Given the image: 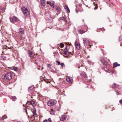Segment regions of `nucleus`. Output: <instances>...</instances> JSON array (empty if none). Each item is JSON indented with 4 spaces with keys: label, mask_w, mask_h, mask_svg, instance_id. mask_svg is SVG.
I'll list each match as a JSON object with an SVG mask.
<instances>
[{
    "label": "nucleus",
    "mask_w": 122,
    "mask_h": 122,
    "mask_svg": "<svg viewBox=\"0 0 122 122\" xmlns=\"http://www.w3.org/2000/svg\"><path fill=\"white\" fill-rule=\"evenodd\" d=\"M25 112H26V114H27V111H26V109H25Z\"/></svg>",
    "instance_id": "obj_46"
},
{
    "label": "nucleus",
    "mask_w": 122,
    "mask_h": 122,
    "mask_svg": "<svg viewBox=\"0 0 122 122\" xmlns=\"http://www.w3.org/2000/svg\"><path fill=\"white\" fill-rule=\"evenodd\" d=\"M21 10L25 16H28L30 14L29 9L28 8H25V7H22L21 8Z\"/></svg>",
    "instance_id": "obj_2"
},
{
    "label": "nucleus",
    "mask_w": 122,
    "mask_h": 122,
    "mask_svg": "<svg viewBox=\"0 0 122 122\" xmlns=\"http://www.w3.org/2000/svg\"><path fill=\"white\" fill-rule=\"evenodd\" d=\"M28 54H29V56L30 57H32L34 56V54L30 50L29 51Z\"/></svg>",
    "instance_id": "obj_12"
},
{
    "label": "nucleus",
    "mask_w": 122,
    "mask_h": 122,
    "mask_svg": "<svg viewBox=\"0 0 122 122\" xmlns=\"http://www.w3.org/2000/svg\"><path fill=\"white\" fill-rule=\"evenodd\" d=\"M105 69V68L104 67H103V69Z\"/></svg>",
    "instance_id": "obj_49"
},
{
    "label": "nucleus",
    "mask_w": 122,
    "mask_h": 122,
    "mask_svg": "<svg viewBox=\"0 0 122 122\" xmlns=\"http://www.w3.org/2000/svg\"><path fill=\"white\" fill-rule=\"evenodd\" d=\"M45 81L46 82H47L46 81V80H45Z\"/></svg>",
    "instance_id": "obj_53"
},
{
    "label": "nucleus",
    "mask_w": 122,
    "mask_h": 122,
    "mask_svg": "<svg viewBox=\"0 0 122 122\" xmlns=\"http://www.w3.org/2000/svg\"><path fill=\"white\" fill-rule=\"evenodd\" d=\"M7 118V117L6 115H4L2 119L3 120L4 119H6Z\"/></svg>",
    "instance_id": "obj_31"
},
{
    "label": "nucleus",
    "mask_w": 122,
    "mask_h": 122,
    "mask_svg": "<svg viewBox=\"0 0 122 122\" xmlns=\"http://www.w3.org/2000/svg\"><path fill=\"white\" fill-rule=\"evenodd\" d=\"M87 62L89 64H92V62L89 60H88L87 61Z\"/></svg>",
    "instance_id": "obj_30"
},
{
    "label": "nucleus",
    "mask_w": 122,
    "mask_h": 122,
    "mask_svg": "<svg viewBox=\"0 0 122 122\" xmlns=\"http://www.w3.org/2000/svg\"><path fill=\"white\" fill-rule=\"evenodd\" d=\"M102 30H105V29H102Z\"/></svg>",
    "instance_id": "obj_48"
},
{
    "label": "nucleus",
    "mask_w": 122,
    "mask_h": 122,
    "mask_svg": "<svg viewBox=\"0 0 122 122\" xmlns=\"http://www.w3.org/2000/svg\"><path fill=\"white\" fill-rule=\"evenodd\" d=\"M119 102H120V103L122 104V100H120Z\"/></svg>",
    "instance_id": "obj_41"
},
{
    "label": "nucleus",
    "mask_w": 122,
    "mask_h": 122,
    "mask_svg": "<svg viewBox=\"0 0 122 122\" xmlns=\"http://www.w3.org/2000/svg\"><path fill=\"white\" fill-rule=\"evenodd\" d=\"M66 80L69 83H72V78L71 77L69 76L66 78Z\"/></svg>",
    "instance_id": "obj_9"
},
{
    "label": "nucleus",
    "mask_w": 122,
    "mask_h": 122,
    "mask_svg": "<svg viewBox=\"0 0 122 122\" xmlns=\"http://www.w3.org/2000/svg\"><path fill=\"white\" fill-rule=\"evenodd\" d=\"M83 43L85 45H87L89 44V40L87 39L86 38H84L83 39Z\"/></svg>",
    "instance_id": "obj_5"
},
{
    "label": "nucleus",
    "mask_w": 122,
    "mask_h": 122,
    "mask_svg": "<svg viewBox=\"0 0 122 122\" xmlns=\"http://www.w3.org/2000/svg\"><path fill=\"white\" fill-rule=\"evenodd\" d=\"M16 98V97L15 96L13 97L12 98V99L13 101L15 100V99Z\"/></svg>",
    "instance_id": "obj_35"
},
{
    "label": "nucleus",
    "mask_w": 122,
    "mask_h": 122,
    "mask_svg": "<svg viewBox=\"0 0 122 122\" xmlns=\"http://www.w3.org/2000/svg\"><path fill=\"white\" fill-rule=\"evenodd\" d=\"M64 9H65L66 10V9H67L68 8V6L67 5H65V6H64Z\"/></svg>",
    "instance_id": "obj_33"
},
{
    "label": "nucleus",
    "mask_w": 122,
    "mask_h": 122,
    "mask_svg": "<svg viewBox=\"0 0 122 122\" xmlns=\"http://www.w3.org/2000/svg\"><path fill=\"white\" fill-rule=\"evenodd\" d=\"M100 60L103 63L104 65L107 66V61L104 60V59L103 58H101Z\"/></svg>",
    "instance_id": "obj_8"
},
{
    "label": "nucleus",
    "mask_w": 122,
    "mask_h": 122,
    "mask_svg": "<svg viewBox=\"0 0 122 122\" xmlns=\"http://www.w3.org/2000/svg\"><path fill=\"white\" fill-rule=\"evenodd\" d=\"M112 87L113 88H117V86L116 85V84L114 83H113L112 85Z\"/></svg>",
    "instance_id": "obj_23"
},
{
    "label": "nucleus",
    "mask_w": 122,
    "mask_h": 122,
    "mask_svg": "<svg viewBox=\"0 0 122 122\" xmlns=\"http://www.w3.org/2000/svg\"><path fill=\"white\" fill-rule=\"evenodd\" d=\"M67 47H68L67 45H66V47H65V49H67Z\"/></svg>",
    "instance_id": "obj_44"
},
{
    "label": "nucleus",
    "mask_w": 122,
    "mask_h": 122,
    "mask_svg": "<svg viewBox=\"0 0 122 122\" xmlns=\"http://www.w3.org/2000/svg\"><path fill=\"white\" fill-rule=\"evenodd\" d=\"M93 4H94V5H95V3H93Z\"/></svg>",
    "instance_id": "obj_50"
},
{
    "label": "nucleus",
    "mask_w": 122,
    "mask_h": 122,
    "mask_svg": "<svg viewBox=\"0 0 122 122\" xmlns=\"http://www.w3.org/2000/svg\"><path fill=\"white\" fill-rule=\"evenodd\" d=\"M50 113L51 115H54L55 114L54 111L52 109H51L50 111Z\"/></svg>",
    "instance_id": "obj_21"
},
{
    "label": "nucleus",
    "mask_w": 122,
    "mask_h": 122,
    "mask_svg": "<svg viewBox=\"0 0 122 122\" xmlns=\"http://www.w3.org/2000/svg\"><path fill=\"white\" fill-rule=\"evenodd\" d=\"M14 70L15 71H17V68L16 67L14 66Z\"/></svg>",
    "instance_id": "obj_34"
},
{
    "label": "nucleus",
    "mask_w": 122,
    "mask_h": 122,
    "mask_svg": "<svg viewBox=\"0 0 122 122\" xmlns=\"http://www.w3.org/2000/svg\"><path fill=\"white\" fill-rule=\"evenodd\" d=\"M32 112L34 116L35 117L37 116V114H36V110H34Z\"/></svg>",
    "instance_id": "obj_20"
},
{
    "label": "nucleus",
    "mask_w": 122,
    "mask_h": 122,
    "mask_svg": "<svg viewBox=\"0 0 122 122\" xmlns=\"http://www.w3.org/2000/svg\"><path fill=\"white\" fill-rule=\"evenodd\" d=\"M82 5V4H80L78 5H77L76 6V7L77 8V7H78V6L79 7H80V9H81V6Z\"/></svg>",
    "instance_id": "obj_32"
},
{
    "label": "nucleus",
    "mask_w": 122,
    "mask_h": 122,
    "mask_svg": "<svg viewBox=\"0 0 122 122\" xmlns=\"http://www.w3.org/2000/svg\"><path fill=\"white\" fill-rule=\"evenodd\" d=\"M86 7H87V6H87V5H86Z\"/></svg>",
    "instance_id": "obj_51"
},
{
    "label": "nucleus",
    "mask_w": 122,
    "mask_h": 122,
    "mask_svg": "<svg viewBox=\"0 0 122 122\" xmlns=\"http://www.w3.org/2000/svg\"><path fill=\"white\" fill-rule=\"evenodd\" d=\"M66 11V12L67 13H69L70 12V10L69 8L67 9H66L65 10Z\"/></svg>",
    "instance_id": "obj_26"
},
{
    "label": "nucleus",
    "mask_w": 122,
    "mask_h": 122,
    "mask_svg": "<svg viewBox=\"0 0 122 122\" xmlns=\"http://www.w3.org/2000/svg\"><path fill=\"white\" fill-rule=\"evenodd\" d=\"M28 102V103H29V104L32 105V106H33L35 104V102L32 101H31L30 102L29 101Z\"/></svg>",
    "instance_id": "obj_18"
},
{
    "label": "nucleus",
    "mask_w": 122,
    "mask_h": 122,
    "mask_svg": "<svg viewBox=\"0 0 122 122\" xmlns=\"http://www.w3.org/2000/svg\"><path fill=\"white\" fill-rule=\"evenodd\" d=\"M31 97V98H32V97Z\"/></svg>",
    "instance_id": "obj_52"
},
{
    "label": "nucleus",
    "mask_w": 122,
    "mask_h": 122,
    "mask_svg": "<svg viewBox=\"0 0 122 122\" xmlns=\"http://www.w3.org/2000/svg\"><path fill=\"white\" fill-rule=\"evenodd\" d=\"M63 17V19L62 20H63L65 22H66L67 20L65 18V17Z\"/></svg>",
    "instance_id": "obj_28"
},
{
    "label": "nucleus",
    "mask_w": 122,
    "mask_h": 122,
    "mask_svg": "<svg viewBox=\"0 0 122 122\" xmlns=\"http://www.w3.org/2000/svg\"><path fill=\"white\" fill-rule=\"evenodd\" d=\"M56 62H57V63H58V65H60V62L59 61H56Z\"/></svg>",
    "instance_id": "obj_39"
},
{
    "label": "nucleus",
    "mask_w": 122,
    "mask_h": 122,
    "mask_svg": "<svg viewBox=\"0 0 122 122\" xmlns=\"http://www.w3.org/2000/svg\"><path fill=\"white\" fill-rule=\"evenodd\" d=\"M51 120L50 118H49L48 120L45 119L44 120L43 122H51Z\"/></svg>",
    "instance_id": "obj_19"
},
{
    "label": "nucleus",
    "mask_w": 122,
    "mask_h": 122,
    "mask_svg": "<svg viewBox=\"0 0 122 122\" xmlns=\"http://www.w3.org/2000/svg\"><path fill=\"white\" fill-rule=\"evenodd\" d=\"M63 19V17H60L59 18V19L60 20H62Z\"/></svg>",
    "instance_id": "obj_42"
},
{
    "label": "nucleus",
    "mask_w": 122,
    "mask_h": 122,
    "mask_svg": "<svg viewBox=\"0 0 122 122\" xmlns=\"http://www.w3.org/2000/svg\"><path fill=\"white\" fill-rule=\"evenodd\" d=\"M14 66H12V67H10V69H11L14 70Z\"/></svg>",
    "instance_id": "obj_40"
},
{
    "label": "nucleus",
    "mask_w": 122,
    "mask_h": 122,
    "mask_svg": "<svg viewBox=\"0 0 122 122\" xmlns=\"http://www.w3.org/2000/svg\"><path fill=\"white\" fill-rule=\"evenodd\" d=\"M56 101L55 100H49L47 102V104L49 106H52L56 104Z\"/></svg>",
    "instance_id": "obj_3"
},
{
    "label": "nucleus",
    "mask_w": 122,
    "mask_h": 122,
    "mask_svg": "<svg viewBox=\"0 0 122 122\" xmlns=\"http://www.w3.org/2000/svg\"><path fill=\"white\" fill-rule=\"evenodd\" d=\"M12 73L11 72H7L4 75L2 79L5 83L11 79L12 78Z\"/></svg>",
    "instance_id": "obj_1"
},
{
    "label": "nucleus",
    "mask_w": 122,
    "mask_h": 122,
    "mask_svg": "<svg viewBox=\"0 0 122 122\" xmlns=\"http://www.w3.org/2000/svg\"><path fill=\"white\" fill-rule=\"evenodd\" d=\"M60 65L62 67H63L64 66H65L64 63H61V64H60Z\"/></svg>",
    "instance_id": "obj_36"
},
{
    "label": "nucleus",
    "mask_w": 122,
    "mask_h": 122,
    "mask_svg": "<svg viewBox=\"0 0 122 122\" xmlns=\"http://www.w3.org/2000/svg\"><path fill=\"white\" fill-rule=\"evenodd\" d=\"M47 82L48 83V82Z\"/></svg>",
    "instance_id": "obj_55"
},
{
    "label": "nucleus",
    "mask_w": 122,
    "mask_h": 122,
    "mask_svg": "<svg viewBox=\"0 0 122 122\" xmlns=\"http://www.w3.org/2000/svg\"><path fill=\"white\" fill-rule=\"evenodd\" d=\"M45 81L46 82H47L46 81V80H45Z\"/></svg>",
    "instance_id": "obj_54"
},
{
    "label": "nucleus",
    "mask_w": 122,
    "mask_h": 122,
    "mask_svg": "<svg viewBox=\"0 0 122 122\" xmlns=\"http://www.w3.org/2000/svg\"><path fill=\"white\" fill-rule=\"evenodd\" d=\"M10 19L11 22L12 23L18 21L19 20V19L17 18L15 16L10 17Z\"/></svg>",
    "instance_id": "obj_4"
},
{
    "label": "nucleus",
    "mask_w": 122,
    "mask_h": 122,
    "mask_svg": "<svg viewBox=\"0 0 122 122\" xmlns=\"http://www.w3.org/2000/svg\"><path fill=\"white\" fill-rule=\"evenodd\" d=\"M96 7H95L94 8V9L95 10L96 9H97L98 8V7H97V5H96Z\"/></svg>",
    "instance_id": "obj_38"
},
{
    "label": "nucleus",
    "mask_w": 122,
    "mask_h": 122,
    "mask_svg": "<svg viewBox=\"0 0 122 122\" xmlns=\"http://www.w3.org/2000/svg\"><path fill=\"white\" fill-rule=\"evenodd\" d=\"M64 45L63 43H61L60 45V47L61 48H62L64 47Z\"/></svg>",
    "instance_id": "obj_24"
},
{
    "label": "nucleus",
    "mask_w": 122,
    "mask_h": 122,
    "mask_svg": "<svg viewBox=\"0 0 122 122\" xmlns=\"http://www.w3.org/2000/svg\"><path fill=\"white\" fill-rule=\"evenodd\" d=\"M66 116L65 115H62L61 116L60 120L61 121H63L65 119H66Z\"/></svg>",
    "instance_id": "obj_10"
},
{
    "label": "nucleus",
    "mask_w": 122,
    "mask_h": 122,
    "mask_svg": "<svg viewBox=\"0 0 122 122\" xmlns=\"http://www.w3.org/2000/svg\"><path fill=\"white\" fill-rule=\"evenodd\" d=\"M119 38L120 41L122 40V36H120L119 37Z\"/></svg>",
    "instance_id": "obj_37"
},
{
    "label": "nucleus",
    "mask_w": 122,
    "mask_h": 122,
    "mask_svg": "<svg viewBox=\"0 0 122 122\" xmlns=\"http://www.w3.org/2000/svg\"><path fill=\"white\" fill-rule=\"evenodd\" d=\"M50 6L52 7V8H54V3L53 2V1H51L50 2Z\"/></svg>",
    "instance_id": "obj_17"
},
{
    "label": "nucleus",
    "mask_w": 122,
    "mask_h": 122,
    "mask_svg": "<svg viewBox=\"0 0 122 122\" xmlns=\"http://www.w3.org/2000/svg\"><path fill=\"white\" fill-rule=\"evenodd\" d=\"M19 32L20 33L22 34H23L24 33L23 29L22 28H20L19 29Z\"/></svg>",
    "instance_id": "obj_14"
},
{
    "label": "nucleus",
    "mask_w": 122,
    "mask_h": 122,
    "mask_svg": "<svg viewBox=\"0 0 122 122\" xmlns=\"http://www.w3.org/2000/svg\"><path fill=\"white\" fill-rule=\"evenodd\" d=\"M113 67L114 68H115L117 67V66H120V64H118L117 62H116L114 63L113 64Z\"/></svg>",
    "instance_id": "obj_15"
},
{
    "label": "nucleus",
    "mask_w": 122,
    "mask_h": 122,
    "mask_svg": "<svg viewBox=\"0 0 122 122\" xmlns=\"http://www.w3.org/2000/svg\"><path fill=\"white\" fill-rule=\"evenodd\" d=\"M47 66L48 67H49V66H50V65L49 64H47Z\"/></svg>",
    "instance_id": "obj_43"
},
{
    "label": "nucleus",
    "mask_w": 122,
    "mask_h": 122,
    "mask_svg": "<svg viewBox=\"0 0 122 122\" xmlns=\"http://www.w3.org/2000/svg\"><path fill=\"white\" fill-rule=\"evenodd\" d=\"M86 31L83 30H79V33L80 34H82L84 33Z\"/></svg>",
    "instance_id": "obj_22"
},
{
    "label": "nucleus",
    "mask_w": 122,
    "mask_h": 122,
    "mask_svg": "<svg viewBox=\"0 0 122 122\" xmlns=\"http://www.w3.org/2000/svg\"><path fill=\"white\" fill-rule=\"evenodd\" d=\"M82 76H83L84 78H85L86 77V75L84 73H83L81 74Z\"/></svg>",
    "instance_id": "obj_27"
},
{
    "label": "nucleus",
    "mask_w": 122,
    "mask_h": 122,
    "mask_svg": "<svg viewBox=\"0 0 122 122\" xmlns=\"http://www.w3.org/2000/svg\"><path fill=\"white\" fill-rule=\"evenodd\" d=\"M75 44L76 48L78 50L80 49L81 46L79 43L77 41H76L75 43Z\"/></svg>",
    "instance_id": "obj_6"
},
{
    "label": "nucleus",
    "mask_w": 122,
    "mask_h": 122,
    "mask_svg": "<svg viewBox=\"0 0 122 122\" xmlns=\"http://www.w3.org/2000/svg\"><path fill=\"white\" fill-rule=\"evenodd\" d=\"M4 60H7L9 58V56L8 55H6L2 56V57Z\"/></svg>",
    "instance_id": "obj_7"
},
{
    "label": "nucleus",
    "mask_w": 122,
    "mask_h": 122,
    "mask_svg": "<svg viewBox=\"0 0 122 122\" xmlns=\"http://www.w3.org/2000/svg\"><path fill=\"white\" fill-rule=\"evenodd\" d=\"M56 10L57 12L58 13H60L61 12V9L58 6H57L56 7Z\"/></svg>",
    "instance_id": "obj_13"
},
{
    "label": "nucleus",
    "mask_w": 122,
    "mask_h": 122,
    "mask_svg": "<svg viewBox=\"0 0 122 122\" xmlns=\"http://www.w3.org/2000/svg\"><path fill=\"white\" fill-rule=\"evenodd\" d=\"M41 4V5L44 6L45 5V0H41L40 1Z\"/></svg>",
    "instance_id": "obj_16"
},
{
    "label": "nucleus",
    "mask_w": 122,
    "mask_h": 122,
    "mask_svg": "<svg viewBox=\"0 0 122 122\" xmlns=\"http://www.w3.org/2000/svg\"><path fill=\"white\" fill-rule=\"evenodd\" d=\"M63 53L64 54L66 55H69L71 53V52H69V51L67 50L66 51H63Z\"/></svg>",
    "instance_id": "obj_11"
},
{
    "label": "nucleus",
    "mask_w": 122,
    "mask_h": 122,
    "mask_svg": "<svg viewBox=\"0 0 122 122\" xmlns=\"http://www.w3.org/2000/svg\"><path fill=\"white\" fill-rule=\"evenodd\" d=\"M34 87L33 86H30L29 87V89L30 91H32Z\"/></svg>",
    "instance_id": "obj_25"
},
{
    "label": "nucleus",
    "mask_w": 122,
    "mask_h": 122,
    "mask_svg": "<svg viewBox=\"0 0 122 122\" xmlns=\"http://www.w3.org/2000/svg\"><path fill=\"white\" fill-rule=\"evenodd\" d=\"M82 21L83 22H84V19H82Z\"/></svg>",
    "instance_id": "obj_47"
},
{
    "label": "nucleus",
    "mask_w": 122,
    "mask_h": 122,
    "mask_svg": "<svg viewBox=\"0 0 122 122\" xmlns=\"http://www.w3.org/2000/svg\"><path fill=\"white\" fill-rule=\"evenodd\" d=\"M116 94L117 95H118L119 94V92H116Z\"/></svg>",
    "instance_id": "obj_45"
},
{
    "label": "nucleus",
    "mask_w": 122,
    "mask_h": 122,
    "mask_svg": "<svg viewBox=\"0 0 122 122\" xmlns=\"http://www.w3.org/2000/svg\"><path fill=\"white\" fill-rule=\"evenodd\" d=\"M66 45H67L68 46V47L69 48V46L70 45H71V43H70V44L69 43H66Z\"/></svg>",
    "instance_id": "obj_29"
}]
</instances>
